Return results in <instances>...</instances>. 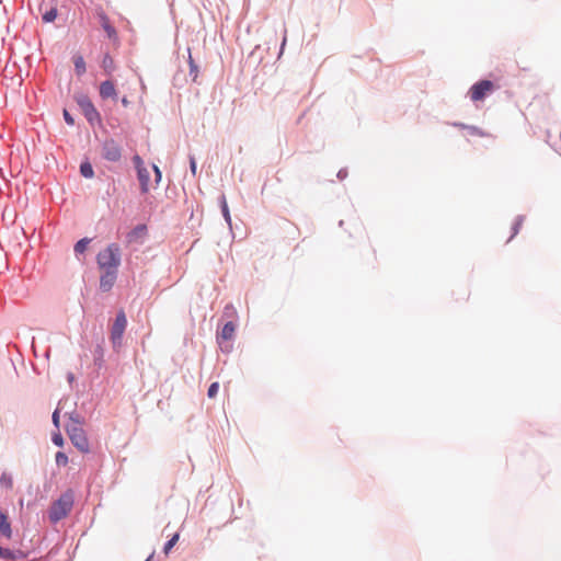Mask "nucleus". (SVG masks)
<instances>
[{
  "instance_id": "31",
  "label": "nucleus",
  "mask_w": 561,
  "mask_h": 561,
  "mask_svg": "<svg viewBox=\"0 0 561 561\" xmlns=\"http://www.w3.org/2000/svg\"><path fill=\"white\" fill-rule=\"evenodd\" d=\"M191 170L192 172L195 174V171H196V162L194 160V158L191 159Z\"/></svg>"
},
{
  "instance_id": "22",
  "label": "nucleus",
  "mask_w": 561,
  "mask_h": 561,
  "mask_svg": "<svg viewBox=\"0 0 561 561\" xmlns=\"http://www.w3.org/2000/svg\"><path fill=\"white\" fill-rule=\"evenodd\" d=\"M219 391V383L218 382H213L209 388H208V391H207V396L209 399H214L217 393Z\"/></svg>"
},
{
  "instance_id": "16",
  "label": "nucleus",
  "mask_w": 561,
  "mask_h": 561,
  "mask_svg": "<svg viewBox=\"0 0 561 561\" xmlns=\"http://www.w3.org/2000/svg\"><path fill=\"white\" fill-rule=\"evenodd\" d=\"M90 239L88 238H83L81 240H79L76 244H75V252L77 254H81L83 253L85 250H87V247L88 244L90 243Z\"/></svg>"
},
{
  "instance_id": "29",
  "label": "nucleus",
  "mask_w": 561,
  "mask_h": 561,
  "mask_svg": "<svg viewBox=\"0 0 561 561\" xmlns=\"http://www.w3.org/2000/svg\"><path fill=\"white\" fill-rule=\"evenodd\" d=\"M469 129H470V133L472 135H477V136H480V137H484L485 136V133H483L482 130H480L477 127H469Z\"/></svg>"
},
{
  "instance_id": "20",
  "label": "nucleus",
  "mask_w": 561,
  "mask_h": 561,
  "mask_svg": "<svg viewBox=\"0 0 561 561\" xmlns=\"http://www.w3.org/2000/svg\"><path fill=\"white\" fill-rule=\"evenodd\" d=\"M221 211H222V215H224L226 221L230 225L231 217H230V213H229V208H228V204H227L226 197L224 195L221 196Z\"/></svg>"
},
{
  "instance_id": "2",
  "label": "nucleus",
  "mask_w": 561,
  "mask_h": 561,
  "mask_svg": "<svg viewBox=\"0 0 561 561\" xmlns=\"http://www.w3.org/2000/svg\"><path fill=\"white\" fill-rule=\"evenodd\" d=\"M66 432L71 440V443L81 451L89 453L90 444L88 437L81 427L80 421L70 416V422L66 426Z\"/></svg>"
},
{
  "instance_id": "25",
  "label": "nucleus",
  "mask_w": 561,
  "mask_h": 561,
  "mask_svg": "<svg viewBox=\"0 0 561 561\" xmlns=\"http://www.w3.org/2000/svg\"><path fill=\"white\" fill-rule=\"evenodd\" d=\"M57 16V11L55 9L46 12L43 16L44 21L46 22H53Z\"/></svg>"
},
{
  "instance_id": "13",
  "label": "nucleus",
  "mask_w": 561,
  "mask_h": 561,
  "mask_svg": "<svg viewBox=\"0 0 561 561\" xmlns=\"http://www.w3.org/2000/svg\"><path fill=\"white\" fill-rule=\"evenodd\" d=\"M102 68L105 72V75L111 76L113 71L115 70V62L114 59L108 55H104L102 59Z\"/></svg>"
},
{
  "instance_id": "1",
  "label": "nucleus",
  "mask_w": 561,
  "mask_h": 561,
  "mask_svg": "<svg viewBox=\"0 0 561 561\" xmlns=\"http://www.w3.org/2000/svg\"><path fill=\"white\" fill-rule=\"evenodd\" d=\"M75 502V495L71 490L62 493L57 501H55L49 508V519L57 523L71 512Z\"/></svg>"
},
{
  "instance_id": "6",
  "label": "nucleus",
  "mask_w": 561,
  "mask_h": 561,
  "mask_svg": "<svg viewBox=\"0 0 561 561\" xmlns=\"http://www.w3.org/2000/svg\"><path fill=\"white\" fill-rule=\"evenodd\" d=\"M133 161L137 170V176L140 182L141 192L147 193L149 191L150 173L139 156H135Z\"/></svg>"
},
{
  "instance_id": "8",
  "label": "nucleus",
  "mask_w": 561,
  "mask_h": 561,
  "mask_svg": "<svg viewBox=\"0 0 561 561\" xmlns=\"http://www.w3.org/2000/svg\"><path fill=\"white\" fill-rule=\"evenodd\" d=\"M102 154L104 159L116 162L122 157V150L114 140H106L103 145Z\"/></svg>"
},
{
  "instance_id": "9",
  "label": "nucleus",
  "mask_w": 561,
  "mask_h": 561,
  "mask_svg": "<svg viewBox=\"0 0 561 561\" xmlns=\"http://www.w3.org/2000/svg\"><path fill=\"white\" fill-rule=\"evenodd\" d=\"M117 278V270L104 271L100 277V288L102 291H108L114 286Z\"/></svg>"
},
{
  "instance_id": "23",
  "label": "nucleus",
  "mask_w": 561,
  "mask_h": 561,
  "mask_svg": "<svg viewBox=\"0 0 561 561\" xmlns=\"http://www.w3.org/2000/svg\"><path fill=\"white\" fill-rule=\"evenodd\" d=\"M188 64H190V68H191V73H194V80H195L197 77L198 70H197L196 64L193 60L191 49H188Z\"/></svg>"
},
{
  "instance_id": "7",
  "label": "nucleus",
  "mask_w": 561,
  "mask_h": 561,
  "mask_svg": "<svg viewBox=\"0 0 561 561\" xmlns=\"http://www.w3.org/2000/svg\"><path fill=\"white\" fill-rule=\"evenodd\" d=\"M127 320L124 311H119L112 325L111 340L113 344H119L126 329Z\"/></svg>"
},
{
  "instance_id": "18",
  "label": "nucleus",
  "mask_w": 561,
  "mask_h": 561,
  "mask_svg": "<svg viewBox=\"0 0 561 561\" xmlns=\"http://www.w3.org/2000/svg\"><path fill=\"white\" fill-rule=\"evenodd\" d=\"M0 485L7 489H12L13 480L9 473H2L0 478Z\"/></svg>"
},
{
  "instance_id": "14",
  "label": "nucleus",
  "mask_w": 561,
  "mask_h": 561,
  "mask_svg": "<svg viewBox=\"0 0 561 561\" xmlns=\"http://www.w3.org/2000/svg\"><path fill=\"white\" fill-rule=\"evenodd\" d=\"M236 324L231 321L227 322L220 333L222 340H231L234 335Z\"/></svg>"
},
{
  "instance_id": "15",
  "label": "nucleus",
  "mask_w": 561,
  "mask_h": 561,
  "mask_svg": "<svg viewBox=\"0 0 561 561\" xmlns=\"http://www.w3.org/2000/svg\"><path fill=\"white\" fill-rule=\"evenodd\" d=\"M75 70L78 76H82L85 72V61L82 56H76L73 58Z\"/></svg>"
},
{
  "instance_id": "30",
  "label": "nucleus",
  "mask_w": 561,
  "mask_h": 561,
  "mask_svg": "<svg viewBox=\"0 0 561 561\" xmlns=\"http://www.w3.org/2000/svg\"><path fill=\"white\" fill-rule=\"evenodd\" d=\"M154 174H156V182L158 183L161 180V171L157 165H153Z\"/></svg>"
},
{
  "instance_id": "17",
  "label": "nucleus",
  "mask_w": 561,
  "mask_h": 561,
  "mask_svg": "<svg viewBox=\"0 0 561 561\" xmlns=\"http://www.w3.org/2000/svg\"><path fill=\"white\" fill-rule=\"evenodd\" d=\"M80 172L84 178L93 176V168L89 162H84L80 165Z\"/></svg>"
},
{
  "instance_id": "12",
  "label": "nucleus",
  "mask_w": 561,
  "mask_h": 561,
  "mask_svg": "<svg viewBox=\"0 0 561 561\" xmlns=\"http://www.w3.org/2000/svg\"><path fill=\"white\" fill-rule=\"evenodd\" d=\"M101 24L108 38L116 39V30L114 28V26L111 25L110 20L106 15H101Z\"/></svg>"
},
{
  "instance_id": "26",
  "label": "nucleus",
  "mask_w": 561,
  "mask_h": 561,
  "mask_svg": "<svg viewBox=\"0 0 561 561\" xmlns=\"http://www.w3.org/2000/svg\"><path fill=\"white\" fill-rule=\"evenodd\" d=\"M51 440L56 446L61 447L64 445V438L59 432L53 435Z\"/></svg>"
},
{
  "instance_id": "5",
  "label": "nucleus",
  "mask_w": 561,
  "mask_h": 561,
  "mask_svg": "<svg viewBox=\"0 0 561 561\" xmlns=\"http://www.w3.org/2000/svg\"><path fill=\"white\" fill-rule=\"evenodd\" d=\"M78 104L88 122L92 125L101 122V116L88 96H81Z\"/></svg>"
},
{
  "instance_id": "33",
  "label": "nucleus",
  "mask_w": 561,
  "mask_h": 561,
  "mask_svg": "<svg viewBox=\"0 0 561 561\" xmlns=\"http://www.w3.org/2000/svg\"><path fill=\"white\" fill-rule=\"evenodd\" d=\"M518 227H519V224H516V226H515V228H514V229H515V230H514V233H517Z\"/></svg>"
},
{
  "instance_id": "3",
  "label": "nucleus",
  "mask_w": 561,
  "mask_h": 561,
  "mask_svg": "<svg viewBox=\"0 0 561 561\" xmlns=\"http://www.w3.org/2000/svg\"><path fill=\"white\" fill-rule=\"evenodd\" d=\"M96 259L101 270H117L121 264L119 247L115 243L110 244L107 248L99 252Z\"/></svg>"
},
{
  "instance_id": "28",
  "label": "nucleus",
  "mask_w": 561,
  "mask_h": 561,
  "mask_svg": "<svg viewBox=\"0 0 561 561\" xmlns=\"http://www.w3.org/2000/svg\"><path fill=\"white\" fill-rule=\"evenodd\" d=\"M64 118H65V121L67 122L68 125H73L75 124L73 117L66 110L64 111Z\"/></svg>"
},
{
  "instance_id": "21",
  "label": "nucleus",
  "mask_w": 561,
  "mask_h": 561,
  "mask_svg": "<svg viewBox=\"0 0 561 561\" xmlns=\"http://www.w3.org/2000/svg\"><path fill=\"white\" fill-rule=\"evenodd\" d=\"M57 466H66L68 463V456L58 451L55 457Z\"/></svg>"
},
{
  "instance_id": "19",
  "label": "nucleus",
  "mask_w": 561,
  "mask_h": 561,
  "mask_svg": "<svg viewBox=\"0 0 561 561\" xmlns=\"http://www.w3.org/2000/svg\"><path fill=\"white\" fill-rule=\"evenodd\" d=\"M180 535L176 533L173 535V537L164 545L163 552L165 554H169L171 549L176 545L179 541Z\"/></svg>"
},
{
  "instance_id": "4",
  "label": "nucleus",
  "mask_w": 561,
  "mask_h": 561,
  "mask_svg": "<svg viewBox=\"0 0 561 561\" xmlns=\"http://www.w3.org/2000/svg\"><path fill=\"white\" fill-rule=\"evenodd\" d=\"M494 90V83L490 80H481L474 83L469 90L471 101H482L488 94Z\"/></svg>"
},
{
  "instance_id": "32",
  "label": "nucleus",
  "mask_w": 561,
  "mask_h": 561,
  "mask_svg": "<svg viewBox=\"0 0 561 561\" xmlns=\"http://www.w3.org/2000/svg\"><path fill=\"white\" fill-rule=\"evenodd\" d=\"M123 106L127 107L129 105V101L126 96H124L122 100H121Z\"/></svg>"
},
{
  "instance_id": "34",
  "label": "nucleus",
  "mask_w": 561,
  "mask_h": 561,
  "mask_svg": "<svg viewBox=\"0 0 561 561\" xmlns=\"http://www.w3.org/2000/svg\"><path fill=\"white\" fill-rule=\"evenodd\" d=\"M151 558H152V554H151V556H150L146 561H150V560H151Z\"/></svg>"
},
{
  "instance_id": "10",
  "label": "nucleus",
  "mask_w": 561,
  "mask_h": 561,
  "mask_svg": "<svg viewBox=\"0 0 561 561\" xmlns=\"http://www.w3.org/2000/svg\"><path fill=\"white\" fill-rule=\"evenodd\" d=\"M100 96L103 100L116 99L117 92L113 81L106 80L100 84Z\"/></svg>"
},
{
  "instance_id": "24",
  "label": "nucleus",
  "mask_w": 561,
  "mask_h": 561,
  "mask_svg": "<svg viewBox=\"0 0 561 561\" xmlns=\"http://www.w3.org/2000/svg\"><path fill=\"white\" fill-rule=\"evenodd\" d=\"M0 558L11 560L14 559V553L10 549L0 547Z\"/></svg>"
},
{
  "instance_id": "11",
  "label": "nucleus",
  "mask_w": 561,
  "mask_h": 561,
  "mask_svg": "<svg viewBox=\"0 0 561 561\" xmlns=\"http://www.w3.org/2000/svg\"><path fill=\"white\" fill-rule=\"evenodd\" d=\"M0 534L10 539L12 537L11 524L8 520V516L0 511Z\"/></svg>"
},
{
  "instance_id": "27",
  "label": "nucleus",
  "mask_w": 561,
  "mask_h": 561,
  "mask_svg": "<svg viewBox=\"0 0 561 561\" xmlns=\"http://www.w3.org/2000/svg\"><path fill=\"white\" fill-rule=\"evenodd\" d=\"M51 419H53V423H54V425H55L57 428H59V410H58V409H56V410L54 411Z\"/></svg>"
}]
</instances>
